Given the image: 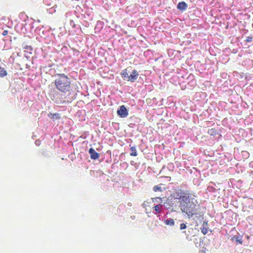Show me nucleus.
<instances>
[{
    "label": "nucleus",
    "instance_id": "nucleus-1",
    "mask_svg": "<svg viewBox=\"0 0 253 253\" xmlns=\"http://www.w3.org/2000/svg\"><path fill=\"white\" fill-rule=\"evenodd\" d=\"M196 196L189 191L180 190L175 199L180 201V207L182 212L185 213L189 219H192L196 223H202L204 212L198 203Z\"/></svg>",
    "mask_w": 253,
    "mask_h": 253
},
{
    "label": "nucleus",
    "instance_id": "nucleus-2",
    "mask_svg": "<svg viewBox=\"0 0 253 253\" xmlns=\"http://www.w3.org/2000/svg\"><path fill=\"white\" fill-rule=\"evenodd\" d=\"M20 17L23 19L22 22H19L15 26L16 31L21 34H25L27 32H32L34 28V22L32 19H29L28 17L24 13L20 14Z\"/></svg>",
    "mask_w": 253,
    "mask_h": 253
},
{
    "label": "nucleus",
    "instance_id": "nucleus-3",
    "mask_svg": "<svg viewBox=\"0 0 253 253\" xmlns=\"http://www.w3.org/2000/svg\"><path fill=\"white\" fill-rule=\"evenodd\" d=\"M55 77V85L56 88L64 93L69 91L71 89V79L64 74H57Z\"/></svg>",
    "mask_w": 253,
    "mask_h": 253
},
{
    "label": "nucleus",
    "instance_id": "nucleus-4",
    "mask_svg": "<svg viewBox=\"0 0 253 253\" xmlns=\"http://www.w3.org/2000/svg\"><path fill=\"white\" fill-rule=\"evenodd\" d=\"M175 199L172 197H169L167 199L166 201L162 204L163 210V211L166 210H170V211H174L175 210L173 208V205L175 204Z\"/></svg>",
    "mask_w": 253,
    "mask_h": 253
},
{
    "label": "nucleus",
    "instance_id": "nucleus-5",
    "mask_svg": "<svg viewBox=\"0 0 253 253\" xmlns=\"http://www.w3.org/2000/svg\"><path fill=\"white\" fill-rule=\"evenodd\" d=\"M117 114L121 118H126L128 115V110L125 105H122L118 109Z\"/></svg>",
    "mask_w": 253,
    "mask_h": 253
},
{
    "label": "nucleus",
    "instance_id": "nucleus-6",
    "mask_svg": "<svg viewBox=\"0 0 253 253\" xmlns=\"http://www.w3.org/2000/svg\"><path fill=\"white\" fill-rule=\"evenodd\" d=\"M35 32L39 35L41 38L44 36L45 35L48 33L49 31L45 30L42 26H37L34 30Z\"/></svg>",
    "mask_w": 253,
    "mask_h": 253
},
{
    "label": "nucleus",
    "instance_id": "nucleus-7",
    "mask_svg": "<svg viewBox=\"0 0 253 253\" xmlns=\"http://www.w3.org/2000/svg\"><path fill=\"white\" fill-rule=\"evenodd\" d=\"M54 38V35L52 33H51L50 31L48 32V33L45 35L42 39L44 41V42L47 44H49L50 42Z\"/></svg>",
    "mask_w": 253,
    "mask_h": 253
},
{
    "label": "nucleus",
    "instance_id": "nucleus-8",
    "mask_svg": "<svg viewBox=\"0 0 253 253\" xmlns=\"http://www.w3.org/2000/svg\"><path fill=\"white\" fill-rule=\"evenodd\" d=\"M88 153L90 154V157L92 160H97L99 157V154L96 152L93 148H89Z\"/></svg>",
    "mask_w": 253,
    "mask_h": 253
},
{
    "label": "nucleus",
    "instance_id": "nucleus-9",
    "mask_svg": "<svg viewBox=\"0 0 253 253\" xmlns=\"http://www.w3.org/2000/svg\"><path fill=\"white\" fill-rule=\"evenodd\" d=\"M139 76L138 72L136 70H133L130 75H129L128 81L134 82Z\"/></svg>",
    "mask_w": 253,
    "mask_h": 253
},
{
    "label": "nucleus",
    "instance_id": "nucleus-10",
    "mask_svg": "<svg viewBox=\"0 0 253 253\" xmlns=\"http://www.w3.org/2000/svg\"><path fill=\"white\" fill-rule=\"evenodd\" d=\"M176 7L178 10L183 12L187 9L188 5L184 1H180L177 4Z\"/></svg>",
    "mask_w": 253,
    "mask_h": 253
},
{
    "label": "nucleus",
    "instance_id": "nucleus-11",
    "mask_svg": "<svg viewBox=\"0 0 253 253\" xmlns=\"http://www.w3.org/2000/svg\"><path fill=\"white\" fill-rule=\"evenodd\" d=\"M154 210L155 211L154 212V213L156 215H159L162 212H163L162 211V210H163L162 204H159L158 205H156L154 207Z\"/></svg>",
    "mask_w": 253,
    "mask_h": 253
},
{
    "label": "nucleus",
    "instance_id": "nucleus-12",
    "mask_svg": "<svg viewBox=\"0 0 253 253\" xmlns=\"http://www.w3.org/2000/svg\"><path fill=\"white\" fill-rule=\"evenodd\" d=\"M216 186L215 184L213 182H210L209 183V185L207 187V190L210 192H215L217 189L215 187Z\"/></svg>",
    "mask_w": 253,
    "mask_h": 253
},
{
    "label": "nucleus",
    "instance_id": "nucleus-13",
    "mask_svg": "<svg viewBox=\"0 0 253 253\" xmlns=\"http://www.w3.org/2000/svg\"><path fill=\"white\" fill-rule=\"evenodd\" d=\"M48 117L52 119L53 120H58L59 119H60L61 118V115L59 113H54V114H52V113H49L48 114Z\"/></svg>",
    "mask_w": 253,
    "mask_h": 253
},
{
    "label": "nucleus",
    "instance_id": "nucleus-14",
    "mask_svg": "<svg viewBox=\"0 0 253 253\" xmlns=\"http://www.w3.org/2000/svg\"><path fill=\"white\" fill-rule=\"evenodd\" d=\"M121 76H122V78L124 80H126L127 81H128V79H129V75L127 73V70L126 69H124L123 70L121 73Z\"/></svg>",
    "mask_w": 253,
    "mask_h": 253
},
{
    "label": "nucleus",
    "instance_id": "nucleus-15",
    "mask_svg": "<svg viewBox=\"0 0 253 253\" xmlns=\"http://www.w3.org/2000/svg\"><path fill=\"white\" fill-rule=\"evenodd\" d=\"M176 226H179L180 230H182L185 229L187 228V223L186 222L181 223L180 221L178 220L176 223Z\"/></svg>",
    "mask_w": 253,
    "mask_h": 253
},
{
    "label": "nucleus",
    "instance_id": "nucleus-16",
    "mask_svg": "<svg viewBox=\"0 0 253 253\" xmlns=\"http://www.w3.org/2000/svg\"><path fill=\"white\" fill-rule=\"evenodd\" d=\"M164 223L167 225L169 226H173L175 224L174 220L172 218H168L164 220Z\"/></svg>",
    "mask_w": 253,
    "mask_h": 253
},
{
    "label": "nucleus",
    "instance_id": "nucleus-17",
    "mask_svg": "<svg viewBox=\"0 0 253 253\" xmlns=\"http://www.w3.org/2000/svg\"><path fill=\"white\" fill-rule=\"evenodd\" d=\"M7 74V71L4 69V68H2L0 66V77H4L6 76Z\"/></svg>",
    "mask_w": 253,
    "mask_h": 253
},
{
    "label": "nucleus",
    "instance_id": "nucleus-18",
    "mask_svg": "<svg viewBox=\"0 0 253 253\" xmlns=\"http://www.w3.org/2000/svg\"><path fill=\"white\" fill-rule=\"evenodd\" d=\"M131 153L130 155L132 156H136L137 155V153L136 149V147L132 146L130 148Z\"/></svg>",
    "mask_w": 253,
    "mask_h": 253
},
{
    "label": "nucleus",
    "instance_id": "nucleus-19",
    "mask_svg": "<svg viewBox=\"0 0 253 253\" xmlns=\"http://www.w3.org/2000/svg\"><path fill=\"white\" fill-rule=\"evenodd\" d=\"M22 47L23 48L26 49L27 52H29L30 53H31V51L33 50V48L31 45L23 44Z\"/></svg>",
    "mask_w": 253,
    "mask_h": 253
},
{
    "label": "nucleus",
    "instance_id": "nucleus-20",
    "mask_svg": "<svg viewBox=\"0 0 253 253\" xmlns=\"http://www.w3.org/2000/svg\"><path fill=\"white\" fill-rule=\"evenodd\" d=\"M196 84V81L195 79H194L193 80H192L191 81H190L189 82H187V85H188V87H193L195 86Z\"/></svg>",
    "mask_w": 253,
    "mask_h": 253
},
{
    "label": "nucleus",
    "instance_id": "nucleus-21",
    "mask_svg": "<svg viewBox=\"0 0 253 253\" xmlns=\"http://www.w3.org/2000/svg\"><path fill=\"white\" fill-rule=\"evenodd\" d=\"M85 14L86 15V17H87V19L89 20H92L93 19V16L92 14L91 11H86L85 12Z\"/></svg>",
    "mask_w": 253,
    "mask_h": 253
},
{
    "label": "nucleus",
    "instance_id": "nucleus-22",
    "mask_svg": "<svg viewBox=\"0 0 253 253\" xmlns=\"http://www.w3.org/2000/svg\"><path fill=\"white\" fill-rule=\"evenodd\" d=\"M208 133L211 135L215 136L217 134V132L215 128H211L209 130Z\"/></svg>",
    "mask_w": 253,
    "mask_h": 253
},
{
    "label": "nucleus",
    "instance_id": "nucleus-23",
    "mask_svg": "<svg viewBox=\"0 0 253 253\" xmlns=\"http://www.w3.org/2000/svg\"><path fill=\"white\" fill-rule=\"evenodd\" d=\"M241 154H242V156H243V157L244 159H247L250 156L249 153L248 152L246 151H242L241 152Z\"/></svg>",
    "mask_w": 253,
    "mask_h": 253
},
{
    "label": "nucleus",
    "instance_id": "nucleus-24",
    "mask_svg": "<svg viewBox=\"0 0 253 253\" xmlns=\"http://www.w3.org/2000/svg\"><path fill=\"white\" fill-rule=\"evenodd\" d=\"M194 79V76L192 74H190V75H189L186 78V81H185V83L187 84V82H189L190 81H191L192 80H193V79Z\"/></svg>",
    "mask_w": 253,
    "mask_h": 253
},
{
    "label": "nucleus",
    "instance_id": "nucleus-25",
    "mask_svg": "<svg viewBox=\"0 0 253 253\" xmlns=\"http://www.w3.org/2000/svg\"><path fill=\"white\" fill-rule=\"evenodd\" d=\"M234 238H235L236 239V240L237 241V243L240 244H242L243 243V240H242V236H234Z\"/></svg>",
    "mask_w": 253,
    "mask_h": 253
},
{
    "label": "nucleus",
    "instance_id": "nucleus-26",
    "mask_svg": "<svg viewBox=\"0 0 253 253\" xmlns=\"http://www.w3.org/2000/svg\"><path fill=\"white\" fill-rule=\"evenodd\" d=\"M153 190L155 192H157V191L162 192V187L161 186H159V185L154 186L153 188Z\"/></svg>",
    "mask_w": 253,
    "mask_h": 253
},
{
    "label": "nucleus",
    "instance_id": "nucleus-27",
    "mask_svg": "<svg viewBox=\"0 0 253 253\" xmlns=\"http://www.w3.org/2000/svg\"><path fill=\"white\" fill-rule=\"evenodd\" d=\"M200 229H201L202 233L204 235H206L208 233V227H201Z\"/></svg>",
    "mask_w": 253,
    "mask_h": 253
},
{
    "label": "nucleus",
    "instance_id": "nucleus-28",
    "mask_svg": "<svg viewBox=\"0 0 253 253\" xmlns=\"http://www.w3.org/2000/svg\"><path fill=\"white\" fill-rule=\"evenodd\" d=\"M162 199L161 198H159V197H156V198H155L153 199V202H158V203H160V204H162Z\"/></svg>",
    "mask_w": 253,
    "mask_h": 253
},
{
    "label": "nucleus",
    "instance_id": "nucleus-29",
    "mask_svg": "<svg viewBox=\"0 0 253 253\" xmlns=\"http://www.w3.org/2000/svg\"><path fill=\"white\" fill-rule=\"evenodd\" d=\"M82 24L85 27H88L89 25L88 22L86 20H84L82 22Z\"/></svg>",
    "mask_w": 253,
    "mask_h": 253
},
{
    "label": "nucleus",
    "instance_id": "nucleus-30",
    "mask_svg": "<svg viewBox=\"0 0 253 253\" xmlns=\"http://www.w3.org/2000/svg\"><path fill=\"white\" fill-rule=\"evenodd\" d=\"M70 26H72V27H73V28H77V25L75 24L74 20H71L70 21Z\"/></svg>",
    "mask_w": 253,
    "mask_h": 253
},
{
    "label": "nucleus",
    "instance_id": "nucleus-31",
    "mask_svg": "<svg viewBox=\"0 0 253 253\" xmlns=\"http://www.w3.org/2000/svg\"><path fill=\"white\" fill-rule=\"evenodd\" d=\"M253 37L249 36L246 38L245 41L247 42H250L253 41Z\"/></svg>",
    "mask_w": 253,
    "mask_h": 253
},
{
    "label": "nucleus",
    "instance_id": "nucleus-32",
    "mask_svg": "<svg viewBox=\"0 0 253 253\" xmlns=\"http://www.w3.org/2000/svg\"><path fill=\"white\" fill-rule=\"evenodd\" d=\"M203 223L201 227H208V221H203Z\"/></svg>",
    "mask_w": 253,
    "mask_h": 253
},
{
    "label": "nucleus",
    "instance_id": "nucleus-33",
    "mask_svg": "<svg viewBox=\"0 0 253 253\" xmlns=\"http://www.w3.org/2000/svg\"><path fill=\"white\" fill-rule=\"evenodd\" d=\"M77 17L81 18V19H87V17H86L85 14H81L80 16H78Z\"/></svg>",
    "mask_w": 253,
    "mask_h": 253
},
{
    "label": "nucleus",
    "instance_id": "nucleus-34",
    "mask_svg": "<svg viewBox=\"0 0 253 253\" xmlns=\"http://www.w3.org/2000/svg\"><path fill=\"white\" fill-rule=\"evenodd\" d=\"M193 183L195 184V185H199L200 184V181H199V180L198 179H193Z\"/></svg>",
    "mask_w": 253,
    "mask_h": 253
},
{
    "label": "nucleus",
    "instance_id": "nucleus-35",
    "mask_svg": "<svg viewBox=\"0 0 253 253\" xmlns=\"http://www.w3.org/2000/svg\"><path fill=\"white\" fill-rule=\"evenodd\" d=\"M55 10L53 8H49L48 10L49 13H53L54 12H55Z\"/></svg>",
    "mask_w": 253,
    "mask_h": 253
},
{
    "label": "nucleus",
    "instance_id": "nucleus-36",
    "mask_svg": "<svg viewBox=\"0 0 253 253\" xmlns=\"http://www.w3.org/2000/svg\"><path fill=\"white\" fill-rule=\"evenodd\" d=\"M35 144L37 146H39L41 144V141L39 140H36Z\"/></svg>",
    "mask_w": 253,
    "mask_h": 253
},
{
    "label": "nucleus",
    "instance_id": "nucleus-37",
    "mask_svg": "<svg viewBox=\"0 0 253 253\" xmlns=\"http://www.w3.org/2000/svg\"><path fill=\"white\" fill-rule=\"evenodd\" d=\"M7 34H8V31H6V30H4V31H3V32H2V35H3V36H6V35H7Z\"/></svg>",
    "mask_w": 253,
    "mask_h": 253
},
{
    "label": "nucleus",
    "instance_id": "nucleus-38",
    "mask_svg": "<svg viewBox=\"0 0 253 253\" xmlns=\"http://www.w3.org/2000/svg\"><path fill=\"white\" fill-rule=\"evenodd\" d=\"M249 176H250V177L251 178L253 179V171H252L250 173Z\"/></svg>",
    "mask_w": 253,
    "mask_h": 253
},
{
    "label": "nucleus",
    "instance_id": "nucleus-39",
    "mask_svg": "<svg viewBox=\"0 0 253 253\" xmlns=\"http://www.w3.org/2000/svg\"><path fill=\"white\" fill-rule=\"evenodd\" d=\"M247 201L248 203H252L253 200L252 199H248Z\"/></svg>",
    "mask_w": 253,
    "mask_h": 253
},
{
    "label": "nucleus",
    "instance_id": "nucleus-40",
    "mask_svg": "<svg viewBox=\"0 0 253 253\" xmlns=\"http://www.w3.org/2000/svg\"><path fill=\"white\" fill-rule=\"evenodd\" d=\"M133 125H134V124H132V123H131V124H130L129 125V127H132Z\"/></svg>",
    "mask_w": 253,
    "mask_h": 253
},
{
    "label": "nucleus",
    "instance_id": "nucleus-41",
    "mask_svg": "<svg viewBox=\"0 0 253 253\" xmlns=\"http://www.w3.org/2000/svg\"><path fill=\"white\" fill-rule=\"evenodd\" d=\"M102 25V22H100V21H98L97 22V25Z\"/></svg>",
    "mask_w": 253,
    "mask_h": 253
},
{
    "label": "nucleus",
    "instance_id": "nucleus-42",
    "mask_svg": "<svg viewBox=\"0 0 253 253\" xmlns=\"http://www.w3.org/2000/svg\"><path fill=\"white\" fill-rule=\"evenodd\" d=\"M66 48H67V47H66V46H63V47L62 48L61 50H62V51H64V49H66Z\"/></svg>",
    "mask_w": 253,
    "mask_h": 253
},
{
    "label": "nucleus",
    "instance_id": "nucleus-43",
    "mask_svg": "<svg viewBox=\"0 0 253 253\" xmlns=\"http://www.w3.org/2000/svg\"><path fill=\"white\" fill-rule=\"evenodd\" d=\"M131 205H132L131 203H128V206H131Z\"/></svg>",
    "mask_w": 253,
    "mask_h": 253
},
{
    "label": "nucleus",
    "instance_id": "nucleus-44",
    "mask_svg": "<svg viewBox=\"0 0 253 253\" xmlns=\"http://www.w3.org/2000/svg\"><path fill=\"white\" fill-rule=\"evenodd\" d=\"M27 59H28L30 57L29 56L25 55Z\"/></svg>",
    "mask_w": 253,
    "mask_h": 253
},
{
    "label": "nucleus",
    "instance_id": "nucleus-45",
    "mask_svg": "<svg viewBox=\"0 0 253 253\" xmlns=\"http://www.w3.org/2000/svg\"><path fill=\"white\" fill-rule=\"evenodd\" d=\"M134 217H135V216H133V217H132V219H133Z\"/></svg>",
    "mask_w": 253,
    "mask_h": 253
},
{
    "label": "nucleus",
    "instance_id": "nucleus-46",
    "mask_svg": "<svg viewBox=\"0 0 253 253\" xmlns=\"http://www.w3.org/2000/svg\"><path fill=\"white\" fill-rule=\"evenodd\" d=\"M134 217H135V216H133V217H132V219H133Z\"/></svg>",
    "mask_w": 253,
    "mask_h": 253
},
{
    "label": "nucleus",
    "instance_id": "nucleus-47",
    "mask_svg": "<svg viewBox=\"0 0 253 253\" xmlns=\"http://www.w3.org/2000/svg\"><path fill=\"white\" fill-rule=\"evenodd\" d=\"M134 217H135V216H133V217H132V219H133Z\"/></svg>",
    "mask_w": 253,
    "mask_h": 253
},
{
    "label": "nucleus",
    "instance_id": "nucleus-48",
    "mask_svg": "<svg viewBox=\"0 0 253 253\" xmlns=\"http://www.w3.org/2000/svg\"><path fill=\"white\" fill-rule=\"evenodd\" d=\"M38 22H40V20H38Z\"/></svg>",
    "mask_w": 253,
    "mask_h": 253
},
{
    "label": "nucleus",
    "instance_id": "nucleus-49",
    "mask_svg": "<svg viewBox=\"0 0 253 253\" xmlns=\"http://www.w3.org/2000/svg\"><path fill=\"white\" fill-rule=\"evenodd\" d=\"M186 85H184V88H186Z\"/></svg>",
    "mask_w": 253,
    "mask_h": 253
}]
</instances>
